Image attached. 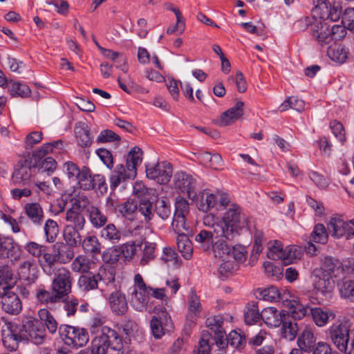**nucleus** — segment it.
I'll list each match as a JSON object with an SVG mask.
<instances>
[{"label": "nucleus", "instance_id": "nucleus-24", "mask_svg": "<svg viewBox=\"0 0 354 354\" xmlns=\"http://www.w3.org/2000/svg\"><path fill=\"white\" fill-rule=\"evenodd\" d=\"M24 213L35 225H41L44 221V212L39 203H28L24 205Z\"/></svg>", "mask_w": 354, "mask_h": 354}, {"label": "nucleus", "instance_id": "nucleus-45", "mask_svg": "<svg viewBox=\"0 0 354 354\" xmlns=\"http://www.w3.org/2000/svg\"><path fill=\"white\" fill-rule=\"evenodd\" d=\"M81 245L84 250L93 256L101 252V244L95 236H88L82 241Z\"/></svg>", "mask_w": 354, "mask_h": 354}, {"label": "nucleus", "instance_id": "nucleus-20", "mask_svg": "<svg viewBox=\"0 0 354 354\" xmlns=\"http://www.w3.org/2000/svg\"><path fill=\"white\" fill-rule=\"evenodd\" d=\"M286 310L278 311L276 308L269 307L264 308L261 313V319L270 326L279 327L281 324V319Z\"/></svg>", "mask_w": 354, "mask_h": 354}, {"label": "nucleus", "instance_id": "nucleus-40", "mask_svg": "<svg viewBox=\"0 0 354 354\" xmlns=\"http://www.w3.org/2000/svg\"><path fill=\"white\" fill-rule=\"evenodd\" d=\"M77 143L82 147H88L93 143V138L91 136L90 130L84 124L75 129Z\"/></svg>", "mask_w": 354, "mask_h": 354}, {"label": "nucleus", "instance_id": "nucleus-26", "mask_svg": "<svg viewBox=\"0 0 354 354\" xmlns=\"http://www.w3.org/2000/svg\"><path fill=\"white\" fill-rule=\"evenodd\" d=\"M151 290L152 288L143 290L133 288L131 292V304L137 310L142 311L147 306Z\"/></svg>", "mask_w": 354, "mask_h": 354}, {"label": "nucleus", "instance_id": "nucleus-21", "mask_svg": "<svg viewBox=\"0 0 354 354\" xmlns=\"http://www.w3.org/2000/svg\"><path fill=\"white\" fill-rule=\"evenodd\" d=\"M281 335L283 337L292 341L296 338L298 334L297 323L290 316V313H285L281 319Z\"/></svg>", "mask_w": 354, "mask_h": 354}, {"label": "nucleus", "instance_id": "nucleus-35", "mask_svg": "<svg viewBox=\"0 0 354 354\" xmlns=\"http://www.w3.org/2000/svg\"><path fill=\"white\" fill-rule=\"evenodd\" d=\"M66 221L68 224L66 227H72L83 230L86 223L84 216L81 212H75L73 210H67L66 212Z\"/></svg>", "mask_w": 354, "mask_h": 354}, {"label": "nucleus", "instance_id": "nucleus-47", "mask_svg": "<svg viewBox=\"0 0 354 354\" xmlns=\"http://www.w3.org/2000/svg\"><path fill=\"white\" fill-rule=\"evenodd\" d=\"M155 214H156L162 220L168 218L171 214V205L169 200L166 197L158 199L155 204Z\"/></svg>", "mask_w": 354, "mask_h": 354}, {"label": "nucleus", "instance_id": "nucleus-18", "mask_svg": "<svg viewBox=\"0 0 354 354\" xmlns=\"http://www.w3.org/2000/svg\"><path fill=\"white\" fill-rule=\"evenodd\" d=\"M244 103L241 101L236 102L234 106L229 109L223 112L221 115V118L218 122V124L221 127L230 125L243 114Z\"/></svg>", "mask_w": 354, "mask_h": 354}, {"label": "nucleus", "instance_id": "nucleus-29", "mask_svg": "<svg viewBox=\"0 0 354 354\" xmlns=\"http://www.w3.org/2000/svg\"><path fill=\"white\" fill-rule=\"evenodd\" d=\"M89 221L95 228L104 227L108 221V218L96 206L91 205L87 208Z\"/></svg>", "mask_w": 354, "mask_h": 354}, {"label": "nucleus", "instance_id": "nucleus-9", "mask_svg": "<svg viewBox=\"0 0 354 354\" xmlns=\"http://www.w3.org/2000/svg\"><path fill=\"white\" fill-rule=\"evenodd\" d=\"M13 286L10 284L0 294L1 309L3 312L17 315L22 310V303L17 292L12 291Z\"/></svg>", "mask_w": 354, "mask_h": 354}, {"label": "nucleus", "instance_id": "nucleus-23", "mask_svg": "<svg viewBox=\"0 0 354 354\" xmlns=\"http://www.w3.org/2000/svg\"><path fill=\"white\" fill-rule=\"evenodd\" d=\"M234 240H227L225 236H221L216 239L211 249L216 258L221 259H227L231 254L230 242Z\"/></svg>", "mask_w": 354, "mask_h": 354}, {"label": "nucleus", "instance_id": "nucleus-27", "mask_svg": "<svg viewBox=\"0 0 354 354\" xmlns=\"http://www.w3.org/2000/svg\"><path fill=\"white\" fill-rule=\"evenodd\" d=\"M118 212L123 218L130 221H134L138 213V202L128 198L126 201L119 204Z\"/></svg>", "mask_w": 354, "mask_h": 354}, {"label": "nucleus", "instance_id": "nucleus-17", "mask_svg": "<svg viewBox=\"0 0 354 354\" xmlns=\"http://www.w3.org/2000/svg\"><path fill=\"white\" fill-rule=\"evenodd\" d=\"M110 308L113 313L123 315L128 310L127 300L125 295L120 291L112 292L109 297Z\"/></svg>", "mask_w": 354, "mask_h": 354}, {"label": "nucleus", "instance_id": "nucleus-11", "mask_svg": "<svg viewBox=\"0 0 354 354\" xmlns=\"http://www.w3.org/2000/svg\"><path fill=\"white\" fill-rule=\"evenodd\" d=\"M351 330L346 323L333 324L328 329V336L338 350L343 348V344L348 340Z\"/></svg>", "mask_w": 354, "mask_h": 354}, {"label": "nucleus", "instance_id": "nucleus-22", "mask_svg": "<svg viewBox=\"0 0 354 354\" xmlns=\"http://www.w3.org/2000/svg\"><path fill=\"white\" fill-rule=\"evenodd\" d=\"M135 177L133 173L126 170L123 165H118L110 176V187L112 190H114L122 183L129 179H133Z\"/></svg>", "mask_w": 354, "mask_h": 354}, {"label": "nucleus", "instance_id": "nucleus-64", "mask_svg": "<svg viewBox=\"0 0 354 354\" xmlns=\"http://www.w3.org/2000/svg\"><path fill=\"white\" fill-rule=\"evenodd\" d=\"M342 23L347 29L354 31V8H347L342 12Z\"/></svg>", "mask_w": 354, "mask_h": 354}, {"label": "nucleus", "instance_id": "nucleus-7", "mask_svg": "<svg viewBox=\"0 0 354 354\" xmlns=\"http://www.w3.org/2000/svg\"><path fill=\"white\" fill-rule=\"evenodd\" d=\"M172 174V165L167 161L158 162L156 164L149 163L146 165L147 177L160 185L167 184L170 180Z\"/></svg>", "mask_w": 354, "mask_h": 354}, {"label": "nucleus", "instance_id": "nucleus-55", "mask_svg": "<svg viewBox=\"0 0 354 354\" xmlns=\"http://www.w3.org/2000/svg\"><path fill=\"white\" fill-rule=\"evenodd\" d=\"M328 237V234L325 226L322 223H318L315 225L310 239L315 243L324 244L327 242Z\"/></svg>", "mask_w": 354, "mask_h": 354}, {"label": "nucleus", "instance_id": "nucleus-52", "mask_svg": "<svg viewBox=\"0 0 354 354\" xmlns=\"http://www.w3.org/2000/svg\"><path fill=\"white\" fill-rule=\"evenodd\" d=\"M137 57L141 64H152L160 66V61L157 55L151 56L149 51L143 47H139L138 49Z\"/></svg>", "mask_w": 354, "mask_h": 354}, {"label": "nucleus", "instance_id": "nucleus-4", "mask_svg": "<svg viewBox=\"0 0 354 354\" xmlns=\"http://www.w3.org/2000/svg\"><path fill=\"white\" fill-rule=\"evenodd\" d=\"M58 331L64 344L73 348L83 347L89 341L88 332L84 328L61 324Z\"/></svg>", "mask_w": 354, "mask_h": 354}, {"label": "nucleus", "instance_id": "nucleus-60", "mask_svg": "<svg viewBox=\"0 0 354 354\" xmlns=\"http://www.w3.org/2000/svg\"><path fill=\"white\" fill-rule=\"evenodd\" d=\"M310 313L316 325L324 326L327 324L330 316L328 312L320 308H314L310 309Z\"/></svg>", "mask_w": 354, "mask_h": 354}, {"label": "nucleus", "instance_id": "nucleus-2", "mask_svg": "<svg viewBox=\"0 0 354 354\" xmlns=\"http://www.w3.org/2000/svg\"><path fill=\"white\" fill-rule=\"evenodd\" d=\"M95 336L91 342V354H107L109 350L120 352L123 342L118 333L110 327L104 326L98 328L95 322Z\"/></svg>", "mask_w": 354, "mask_h": 354}, {"label": "nucleus", "instance_id": "nucleus-3", "mask_svg": "<svg viewBox=\"0 0 354 354\" xmlns=\"http://www.w3.org/2000/svg\"><path fill=\"white\" fill-rule=\"evenodd\" d=\"M225 224L223 230L227 240H234L239 234V230L248 225V219L241 213V207L231 204L221 219Z\"/></svg>", "mask_w": 354, "mask_h": 354}, {"label": "nucleus", "instance_id": "nucleus-25", "mask_svg": "<svg viewBox=\"0 0 354 354\" xmlns=\"http://www.w3.org/2000/svg\"><path fill=\"white\" fill-rule=\"evenodd\" d=\"M316 337L309 327H306L297 339V345L301 350L310 352L316 345Z\"/></svg>", "mask_w": 354, "mask_h": 354}, {"label": "nucleus", "instance_id": "nucleus-43", "mask_svg": "<svg viewBox=\"0 0 354 354\" xmlns=\"http://www.w3.org/2000/svg\"><path fill=\"white\" fill-rule=\"evenodd\" d=\"M143 243L130 241L121 245L118 247L120 256L122 255L124 261H129L136 254L137 248L142 249Z\"/></svg>", "mask_w": 354, "mask_h": 354}, {"label": "nucleus", "instance_id": "nucleus-16", "mask_svg": "<svg viewBox=\"0 0 354 354\" xmlns=\"http://www.w3.org/2000/svg\"><path fill=\"white\" fill-rule=\"evenodd\" d=\"M74 247L64 242H57L53 246V252L57 256V263L66 264L75 257Z\"/></svg>", "mask_w": 354, "mask_h": 354}, {"label": "nucleus", "instance_id": "nucleus-58", "mask_svg": "<svg viewBox=\"0 0 354 354\" xmlns=\"http://www.w3.org/2000/svg\"><path fill=\"white\" fill-rule=\"evenodd\" d=\"M90 261L83 255H78L71 263V269L73 272L79 273H87L90 270Z\"/></svg>", "mask_w": 354, "mask_h": 354}, {"label": "nucleus", "instance_id": "nucleus-28", "mask_svg": "<svg viewBox=\"0 0 354 354\" xmlns=\"http://www.w3.org/2000/svg\"><path fill=\"white\" fill-rule=\"evenodd\" d=\"M218 237L212 231L202 230L196 235L195 241L203 251H207L211 249L215 239Z\"/></svg>", "mask_w": 354, "mask_h": 354}, {"label": "nucleus", "instance_id": "nucleus-63", "mask_svg": "<svg viewBox=\"0 0 354 354\" xmlns=\"http://www.w3.org/2000/svg\"><path fill=\"white\" fill-rule=\"evenodd\" d=\"M120 257L118 248H110L104 251L102 255V260L106 263L115 264Z\"/></svg>", "mask_w": 354, "mask_h": 354}, {"label": "nucleus", "instance_id": "nucleus-59", "mask_svg": "<svg viewBox=\"0 0 354 354\" xmlns=\"http://www.w3.org/2000/svg\"><path fill=\"white\" fill-rule=\"evenodd\" d=\"M145 247L142 251V255L140 261V265L146 266L149 262L155 257L156 243L147 242L144 243Z\"/></svg>", "mask_w": 354, "mask_h": 354}, {"label": "nucleus", "instance_id": "nucleus-50", "mask_svg": "<svg viewBox=\"0 0 354 354\" xmlns=\"http://www.w3.org/2000/svg\"><path fill=\"white\" fill-rule=\"evenodd\" d=\"M39 320L44 322L48 331L55 333L57 329V323L52 314L46 308L40 309L38 312Z\"/></svg>", "mask_w": 354, "mask_h": 354}, {"label": "nucleus", "instance_id": "nucleus-42", "mask_svg": "<svg viewBox=\"0 0 354 354\" xmlns=\"http://www.w3.org/2000/svg\"><path fill=\"white\" fill-rule=\"evenodd\" d=\"M15 248L12 239L0 235V260L14 256Z\"/></svg>", "mask_w": 354, "mask_h": 354}, {"label": "nucleus", "instance_id": "nucleus-62", "mask_svg": "<svg viewBox=\"0 0 354 354\" xmlns=\"http://www.w3.org/2000/svg\"><path fill=\"white\" fill-rule=\"evenodd\" d=\"M24 334V329L22 328V324L21 325H17L15 323L13 322H7L6 323L1 329V335L2 336H7L9 335H22Z\"/></svg>", "mask_w": 354, "mask_h": 354}, {"label": "nucleus", "instance_id": "nucleus-32", "mask_svg": "<svg viewBox=\"0 0 354 354\" xmlns=\"http://www.w3.org/2000/svg\"><path fill=\"white\" fill-rule=\"evenodd\" d=\"M100 236L102 239L115 244L121 241L123 234L113 223H109L101 230Z\"/></svg>", "mask_w": 354, "mask_h": 354}, {"label": "nucleus", "instance_id": "nucleus-15", "mask_svg": "<svg viewBox=\"0 0 354 354\" xmlns=\"http://www.w3.org/2000/svg\"><path fill=\"white\" fill-rule=\"evenodd\" d=\"M38 268L35 261L26 260L19 267L18 274L21 279L29 284L34 283L38 278Z\"/></svg>", "mask_w": 354, "mask_h": 354}, {"label": "nucleus", "instance_id": "nucleus-31", "mask_svg": "<svg viewBox=\"0 0 354 354\" xmlns=\"http://www.w3.org/2000/svg\"><path fill=\"white\" fill-rule=\"evenodd\" d=\"M189 311V313L187 316V322H191L193 324L196 317L198 315L202 310L200 298L197 296L196 292L191 290L188 298Z\"/></svg>", "mask_w": 354, "mask_h": 354}, {"label": "nucleus", "instance_id": "nucleus-37", "mask_svg": "<svg viewBox=\"0 0 354 354\" xmlns=\"http://www.w3.org/2000/svg\"><path fill=\"white\" fill-rule=\"evenodd\" d=\"M216 205V196L203 191L201 195L199 201L197 202V207L200 211L207 212Z\"/></svg>", "mask_w": 354, "mask_h": 354}, {"label": "nucleus", "instance_id": "nucleus-12", "mask_svg": "<svg viewBox=\"0 0 354 354\" xmlns=\"http://www.w3.org/2000/svg\"><path fill=\"white\" fill-rule=\"evenodd\" d=\"M32 160L24 159L20 160L12 174V178L14 184L16 185H26L32 176Z\"/></svg>", "mask_w": 354, "mask_h": 354}, {"label": "nucleus", "instance_id": "nucleus-13", "mask_svg": "<svg viewBox=\"0 0 354 354\" xmlns=\"http://www.w3.org/2000/svg\"><path fill=\"white\" fill-rule=\"evenodd\" d=\"M104 273H105V269L100 268L96 274L88 272L82 274L78 280L79 287L86 292L97 289L98 288V282L103 279Z\"/></svg>", "mask_w": 354, "mask_h": 354}, {"label": "nucleus", "instance_id": "nucleus-1", "mask_svg": "<svg viewBox=\"0 0 354 354\" xmlns=\"http://www.w3.org/2000/svg\"><path fill=\"white\" fill-rule=\"evenodd\" d=\"M313 3L315 8L312 12L317 15L319 19L313 24L310 35L319 46L324 47L331 43L330 24L326 20H339L342 15V8L338 3L331 4L328 0H313Z\"/></svg>", "mask_w": 354, "mask_h": 354}, {"label": "nucleus", "instance_id": "nucleus-10", "mask_svg": "<svg viewBox=\"0 0 354 354\" xmlns=\"http://www.w3.org/2000/svg\"><path fill=\"white\" fill-rule=\"evenodd\" d=\"M174 185L182 193H186L188 198L194 199L196 196V180L193 177L183 171L174 176Z\"/></svg>", "mask_w": 354, "mask_h": 354}, {"label": "nucleus", "instance_id": "nucleus-14", "mask_svg": "<svg viewBox=\"0 0 354 354\" xmlns=\"http://www.w3.org/2000/svg\"><path fill=\"white\" fill-rule=\"evenodd\" d=\"M147 192L146 188H142L140 190L134 187V193L138 195L140 198L139 203H138V212H139L145 218V221L149 222L155 215V208H153V203L145 197H141L142 194Z\"/></svg>", "mask_w": 354, "mask_h": 354}, {"label": "nucleus", "instance_id": "nucleus-44", "mask_svg": "<svg viewBox=\"0 0 354 354\" xmlns=\"http://www.w3.org/2000/svg\"><path fill=\"white\" fill-rule=\"evenodd\" d=\"M226 345L231 346L239 350L243 349L246 344V340L244 334H242L241 330H232L226 337Z\"/></svg>", "mask_w": 354, "mask_h": 354}, {"label": "nucleus", "instance_id": "nucleus-46", "mask_svg": "<svg viewBox=\"0 0 354 354\" xmlns=\"http://www.w3.org/2000/svg\"><path fill=\"white\" fill-rule=\"evenodd\" d=\"M41 256V259L39 261L41 268L46 274H51L55 271L54 267L55 263H57V256L55 252L50 254L46 252V251Z\"/></svg>", "mask_w": 354, "mask_h": 354}, {"label": "nucleus", "instance_id": "nucleus-6", "mask_svg": "<svg viewBox=\"0 0 354 354\" xmlns=\"http://www.w3.org/2000/svg\"><path fill=\"white\" fill-rule=\"evenodd\" d=\"M24 339L30 340L35 344H41L46 337V330L44 323L40 320L28 317L22 322Z\"/></svg>", "mask_w": 354, "mask_h": 354}, {"label": "nucleus", "instance_id": "nucleus-54", "mask_svg": "<svg viewBox=\"0 0 354 354\" xmlns=\"http://www.w3.org/2000/svg\"><path fill=\"white\" fill-rule=\"evenodd\" d=\"M171 226L178 236L186 235L189 229L185 216L174 215Z\"/></svg>", "mask_w": 354, "mask_h": 354}, {"label": "nucleus", "instance_id": "nucleus-53", "mask_svg": "<svg viewBox=\"0 0 354 354\" xmlns=\"http://www.w3.org/2000/svg\"><path fill=\"white\" fill-rule=\"evenodd\" d=\"M36 297L38 301L43 304L56 303L62 299L53 290L50 292L43 288L39 289L37 291Z\"/></svg>", "mask_w": 354, "mask_h": 354}, {"label": "nucleus", "instance_id": "nucleus-61", "mask_svg": "<svg viewBox=\"0 0 354 354\" xmlns=\"http://www.w3.org/2000/svg\"><path fill=\"white\" fill-rule=\"evenodd\" d=\"M72 205L68 210H73L75 212H81L82 210L88 208L90 206V201L86 195H78L77 197L71 199Z\"/></svg>", "mask_w": 354, "mask_h": 354}, {"label": "nucleus", "instance_id": "nucleus-30", "mask_svg": "<svg viewBox=\"0 0 354 354\" xmlns=\"http://www.w3.org/2000/svg\"><path fill=\"white\" fill-rule=\"evenodd\" d=\"M142 151L138 147H134L129 152L126 159V167L127 169L133 173L134 176H136L137 166L140 165L142 160Z\"/></svg>", "mask_w": 354, "mask_h": 354}, {"label": "nucleus", "instance_id": "nucleus-39", "mask_svg": "<svg viewBox=\"0 0 354 354\" xmlns=\"http://www.w3.org/2000/svg\"><path fill=\"white\" fill-rule=\"evenodd\" d=\"M328 57L338 64H343L348 57V49L342 45L330 46L327 50Z\"/></svg>", "mask_w": 354, "mask_h": 354}, {"label": "nucleus", "instance_id": "nucleus-5", "mask_svg": "<svg viewBox=\"0 0 354 354\" xmlns=\"http://www.w3.org/2000/svg\"><path fill=\"white\" fill-rule=\"evenodd\" d=\"M77 185L79 188L85 191L95 190L100 194H104L107 191L104 176L101 174H93L91 169L86 166L82 167V174H80Z\"/></svg>", "mask_w": 354, "mask_h": 354}, {"label": "nucleus", "instance_id": "nucleus-56", "mask_svg": "<svg viewBox=\"0 0 354 354\" xmlns=\"http://www.w3.org/2000/svg\"><path fill=\"white\" fill-rule=\"evenodd\" d=\"M44 229L46 241L48 243H53L59 234V227L57 222L48 218L45 222Z\"/></svg>", "mask_w": 354, "mask_h": 354}, {"label": "nucleus", "instance_id": "nucleus-36", "mask_svg": "<svg viewBox=\"0 0 354 354\" xmlns=\"http://www.w3.org/2000/svg\"><path fill=\"white\" fill-rule=\"evenodd\" d=\"M342 219L337 217L331 218L329 223L327 224V229L328 233L335 238H340L345 236L346 234V225Z\"/></svg>", "mask_w": 354, "mask_h": 354}, {"label": "nucleus", "instance_id": "nucleus-49", "mask_svg": "<svg viewBox=\"0 0 354 354\" xmlns=\"http://www.w3.org/2000/svg\"><path fill=\"white\" fill-rule=\"evenodd\" d=\"M8 91L12 97H27L30 95L31 91L28 86L20 82L8 83Z\"/></svg>", "mask_w": 354, "mask_h": 354}, {"label": "nucleus", "instance_id": "nucleus-33", "mask_svg": "<svg viewBox=\"0 0 354 354\" xmlns=\"http://www.w3.org/2000/svg\"><path fill=\"white\" fill-rule=\"evenodd\" d=\"M218 220V218L214 214H208L204 216L203 223L208 227L207 230L212 231L217 236H225V230H223V226H225V225L222 224L221 220Z\"/></svg>", "mask_w": 354, "mask_h": 354}, {"label": "nucleus", "instance_id": "nucleus-19", "mask_svg": "<svg viewBox=\"0 0 354 354\" xmlns=\"http://www.w3.org/2000/svg\"><path fill=\"white\" fill-rule=\"evenodd\" d=\"M335 281L333 276L319 274L315 276L313 279V286L317 292H320L322 295L330 294L334 288Z\"/></svg>", "mask_w": 354, "mask_h": 354}, {"label": "nucleus", "instance_id": "nucleus-57", "mask_svg": "<svg viewBox=\"0 0 354 354\" xmlns=\"http://www.w3.org/2000/svg\"><path fill=\"white\" fill-rule=\"evenodd\" d=\"M305 102L297 97H289L279 106L281 111H285L288 109H292L301 112L304 110Z\"/></svg>", "mask_w": 354, "mask_h": 354}, {"label": "nucleus", "instance_id": "nucleus-48", "mask_svg": "<svg viewBox=\"0 0 354 354\" xmlns=\"http://www.w3.org/2000/svg\"><path fill=\"white\" fill-rule=\"evenodd\" d=\"M177 248L185 259H189L192 256V243L187 235L178 236Z\"/></svg>", "mask_w": 354, "mask_h": 354}, {"label": "nucleus", "instance_id": "nucleus-34", "mask_svg": "<svg viewBox=\"0 0 354 354\" xmlns=\"http://www.w3.org/2000/svg\"><path fill=\"white\" fill-rule=\"evenodd\" d=\"M82 230L72 228V227H64L63 232V237L64 243L77 248L82 243V236L80 232Z\"/></svg>", "mask_w": 354, "mask_h": 354}, {"label": "nucleus", "instance_id": "nucleus-8", "mask_svg": "<svg viewBox=\"0 0 354 354\" xmlns=\"http://www.w3.org/2000/svg\"><path fill=\"white\" fill-rule=\"evenodd\" d=\"M72 277L69 270L60 267L54 272L52 289L62 299L71 292Z\"/></svg>", "mask_w": 354, "mask_h": 354}, {"label": "nucleus", "instance_id": "nucleus-51", "mask_svg": "<svg viewBox=\"0 0 354 354\" xmlns=\"http://www.w3.org/2000/svg\"><path fill=\"white\" fill-rule=\"evenodd\" d=\"M245 322L248 325L257 323L261 318L257 304L252 302L248 304L244 313Z\"/></svg>", "mask_w": 354, "mask_h": 354}, {"label": "nucleus", "instance_id": "nucleus-41", "mask_svg": "<svg viewBox=\"0 0 354 354\" xmlns=\"http://www.w3.org/2000/svg\"><path fill=\"white\" fill-rule=\"evenodd\" d=\"M339 292L342 298L354 303V279H344L338 283Z\"/></svg>", "mask_w": 354, "mask_h": 354}, {"label": "nucleus", "instance_id": "nucleus-38", "mask_svg": "<svg viewBox=\"0 0 354 354\" xmlns=\"http://www.w3.org/2000/svg\"><path fill=\"white\" fill-rule=\"evenodd\" d=\"M287 306L288 310L286 311V313H290L295 321L304 318L307 315L308 307L299 301L291 300L288 303Z\"/></svg>", "mask_w": 354, "mask_h": 354}]
</instances>
